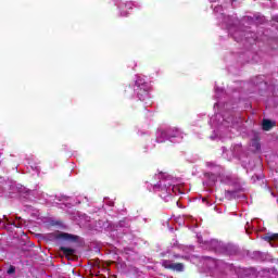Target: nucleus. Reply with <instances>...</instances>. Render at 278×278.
<instances>
[{"instance_id":"nucleus-1","label":"nucleus","mask_w":278,"mask_h":278,"mask_svg":"<svg viewBox=\"0 0 278 278\" xmlns=\"http://www.w3.org/2000/svg\"><path fill=\"white\" fill-rule=\"evenodd\" d=\"M54 238L55 240H62L63 244H65V242H68L72 244L79 242V236L67 233V232H56L54 235Z\"/></svg>"},{"instance_id":"nucleus-2","label":"nucleus","mask_w":278,"mask_h":278,"mask_svg":"<svg viewBox=\"0 0 278 278\" xmlns=\"http://www.w3.org/2000/svg\"><path fill=\"white\" fill-rule=\"evenodd\" d=\"M154 192H167V194H170V190L175 192V185L170 184H162L160 181L159 184L154 185L153 187Z\"/></svg>"},{"instance_id":"nucleus-3","label":"nucleus","mask_w":278,"mask_h":278,"mask_svg":"<svg viewBox=\"0 0 278 278\" xmlns=\"http://www.w3.org/2000/svg\"><path fill=\"white\" fill-rule=\"evenodd\" d=\"M60 251L63 252V255H65V257H73V255H75V253H77V251L73 248H67V247H64L62 245L60 248Z\"/></svg>"},{"instance_id":"nucleus-4","label":"nucleus","mask_w":278,"mask_h":278,"mask_svg":"<svg viewBox=\"0 0 278 278\" xmlns=\"http://www.w3.org/2000/svg\"><path fill=\"white\" fill-rule=\"evenodd\" d=\"M275 127V122L270 119H263V130L264 131H270Z\"/></svg>"},{"instance_id":"nucleus-5","label":"nucleus","mask_w":278,"mask_h":278,"mask_svg":"<svg viewBox=\"0 0 278 278\" xmlns=\"http://www.w3.org/2000/svg\"><path fill=\"white\" fill-rule=\"evenodd\" d=\"M263 240H265V242H276L278 241V233L268 232L263 237Z\"/></svg>"},{"instance_id":"nucleus-6","label":"nucleus","mask_w":278,"mask_h":278,"mask_svg":"<svg viewBox=\"0 0 278 278\" xmlns=\"http://www.w3.org/2000/svg\"><path fill=\"white\" fill-rule=\"evenodd\" d=\"M185 266L182 263H176L175 264V270L176 273H184Z\"/></svg>"},{"instance_id":"nucleus-7","label":"nucleus","mask_w":278,"mask_h":278,"mask_svg":"<svg viewBox=\"0 0 278 278\" xmlns=\"http://www.w3.org/2000/svg\"><path fill=\"white\" fill-rule=\"evenodd\" d=\"M3 218H4L5 223H8V225H13V227H17V228L21 227L18 224H16L14 222L11 223L10 219H8V217L5 215L3 216Z\"/></svg>"},{"instance_id":"nucleus-8","label":"nucleus","mask_w":278,"mask_h":278,"mask_svg":"<svg viewBox=\"0 0 278 278\" xmlns=\"http://www.w3.org/2000/svg\"><path fill=\"white\" fill-rule=\"evenodd\" d=\"M7 273H8V275H14V273H16V267L11 265Z\"/></svg>"},{"instance_id":"nucleus-9","label":"nucleus","mask_w":278,"mask_h":278,"mask_svg":"<svg viewBox=\"0 0 278 278\" xmlns=\"http://www.w3.org/2000/svg\"><path fill=\"white\" fill-rule=\"evenodd\" d=\"M164 266L165 268H172V270H175V263L167 265V262H164Z\"/></svg>"},{"instance_id":"nucleus-10","label":"nucleus","mask_w":278,"mask_h":278,"mask_svg":"<svg viewBox=\"0 0 278 278\" xmlns=\"http://www.w3.org/2000/svg\"><path fill=\"white\" fill-rule=\"evenodd\" d=\"M253 147H255V149L258 150V149H260V142L255 141V142L253 143Z\"/></svg>"},{"instance_id":"nucleus-11","label":"nucleus","mask_w":278,"mask_h":278,"mask_svg":"<svg viewBox=\"0 0 278 278\" xmlns=\"http://www.w3.org/2000/svg\"><path fill=\"white\" fill-rule=\"evenodd\" d=\"M141 84H142V80H140V79L136 81V86H138V88H140Z\"/></svg>"},{"instance_id":"nucleus-12","label":"nucleus","mask_w":278,"mask_h":278,"mask_svg":"<svg viewBox=\"0 0 278 278\" xmlns=\"http://www.w3.org/2000/svg\"><path fill=\"white\" fill-rule=\"evenodd\" d=\"M176 205H177V207L184 208V205H181V203L179 201L176 202Z\"/></svg>"},{"instance_id":"nucleus-13","label":"nucleus","mask_w":278,"mask_h":278,"mask_svg":"<svg viewBox=\"0 0 278 278\" xmlns=\"http://www.w3.org/2000/svg\"><path fill=\"white\" fill-rule=\"evenodd\" d=\"M128 90H131V87H130V86H128Z\"/></svg>"}]
</instances>
